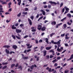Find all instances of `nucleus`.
<instances>
[{
    "mask_svg": "<svg viewBox=\"0 0 73 73\" xmlns=\"http://www.w3.org/2000/svg\"><path fill=\"white\" fill-rule=\"evenodd\" d=\"M49 3L52 4H54V5H57V4H58V5H60V2L58 1L57 3H56L54 2H53L52 1H49Z\"/></svg>",
    "mask_w": 73,
    "mask_h": 73,
    "instance_id": "obj_1",
    "label": "nucleus"
},
{
    "mask_svg": "<svg viewBox=\"0 0 73 73\" xmlns=\"http://www.w3.org/2000/svg\"><path fill=\"white\" fill-rule=\"evenodd\" d=\"M26 45L27 46H28L27 47V49H31V48L32 47V45H31L30 46V44H29L27 43L26 44Z\"/></svg>",
    "mask_w": 73,
    "mask_h": 73,
    "instance_id": "obj_2",
    "label": "nucleus"
},
{
    "mask_svg": "<svg viewBox=\"0 0 73 73\" xmlns=\"http://www.w3.org/2000/svg\"><path fill=\"white\" fill-rule=\"evenodd\" d=\"M28 21L29 23V24L30 25H32V21L29 18H28Z\"/></svg>",
    "mask_w": 73,
    "mask_h": 73,
    "instance_id": "obj_3",
    "label": "nucleus"
},
{
    "mask_svg": "<svg viewBox=\"0 0 73 73\" xmlns=\"http://www.w3.org/2000/svg\"><path fill=\"white\" fill-rule=\"evenodd\" d=\"M12 48L13 49H14L16 50V49H17V46L16 45H14L13 46Z\"/></svg>",
    "mask_w": 73,
    "mask_h": 73,
    "instance_id": "obj_4",
    "label": "nucleus"
},
{
    "mask_svg": "<svg viewBox=\"0 0 73 73\" xmlns=\"http://www.w3.org/2000/svg\"><path fill=\"white\" fill-rule=\"evenodd\" d=\"M4 11H3V8L0 7V15H2V13H3Z\"/></svg>",
    "mask_w": 73,
    "mask_h": 73,
    "instance_id": "obj_5",
    "label": "nucleus"
},
{
    "mask_svg": "<svg viewBox=\"0 0 73 73\" xmlns=\"http://www.w3.org/2000/svg\"><path fill=\"white\" fill-rule=\"evenodd\" d=\"M16 32L17 33H21V30L16 29Z\"/></svg>",
    "mask_w": 73,
    "mask_h": 73,
    "instance_id": "obj_6",
    "label": "nucleus"
},
{
    "mask_svg": "<svg viewBox=\"0 0 73 73\" xmlns=\"http://www.w3.org/2000/svg\"><path fill=\"white\" fill-rule=\"evenodd\" d=\"M18 36H16V37L18 40H20V39H21V38L19 37H21V35H20L19 34H18Z\"/></svg>",
    "mask_w": 73,
    "mask_h": 73,
    "instance_id": "obj_7",
    "label": "nucleus"
},
{
    "mask_svg": "<svg viewBox=\"0 0 73 73\" xmlns=\"http://www.w3.org/2000/svg\"><path fill=\"white\" fill-rule=\"evenodd\" d=\"M54 69H52L51 68H50L48 70V72H54Z\"/></svg>",
    "mask_w": 73,
    "mask_h": 73,
    "instance_id": "obj_8",
    "label": "nucleus"
},
{
    "mask_svg": "<svg viewBox=\"0 0 73 73\" xmlns=\"http://www.w3.org/2000/svg\"><path fill=\"white\" fill-rule=\"evenodd\" d=\"M43 52L44 53L43 56H44V57H45V56H46V50H44L43 51Z\"/></svg>",
    "mask_w": 73,
    "mask_h": 73,
    "instance_id": "obj_9",
    "label": "nucleus"
},
{
    "mask_svg": "<svg viewBox=\"0 0 73 73\" xmlns=\"http://www.w3.org/2000/svg\"><path fill=\"white\" fill-rule=\"evenodd\" d=\"M56 44H57L58 46H61V45H60V44H61V42L59 41H58L57 42H56Z\"/></svg>",
    "mask_w": 73,
    "mask_h": 73,
    "instance_id": "obj_10",
    "label": "nucleus"
},
{
    "mask_svg": "<svg viewBox=\"0 0 73 73\" xmlns=\"http://www.w3.org/2000/svg\"><path fill=\"white\" fill-rule=\"evenodd\" d=\"M62 23H61L58 24V25L57 24L56 25V28H58V27H60V25H62Z\"/></svg>",
    "mask_w": 73,
    "mask_h": 73,
    "instance_id": "obj_11",
    "label": "nucleus"
},
{
    "mask_svg": "<svg viewBox=\"0 0 73 73\" xmlns=\"http://www.w3.org/2000/svg\"><path fill=\"white\" fill-rule=\"evenodd\" d=\"M40 12H42V14L43 15H45V12L43 11V10H40Z\"/></svg>",
    "mask_w": 73,
    "mask_h": 73,
    "instance_id": "obj_12",
    "label": "nucleus"
},
{
    "mask_svg": "<svg viewBox=\"0 0 73 73\" xmlns=\"http://www.w3.org/2000/svg\"><path fill=\"white\" fill-rule=\"evenodd\" d=\"M5 52L7 54H9V51L7 49H6L5 50Z\"/></svg>",
    "mask_w": 73,
    "mask_h": 73,
    "instance_id": "obj_13",
    "label": "nucleus"
},
{
    "mask_svg": "<svg viewBox=\"0 0 73 73\" xmlns=\"http://www.w3.org/2000/svg\"><path fill=\"white\" fill-rule=\"evenodd\" d=\"M45 29H46V27H43L42 28L41 31H45Z\"/></svg>",
    "mask_w": 73,
    "mask_h": 73,
    "instance_id": "obj_14",
    "label": "nucleus"
},
{
    "mask_svg": "<svg viewBox=\"0 0 73 73\" xmlns=\"http://www.w3.org/2000/svg\"><path fill=\"white\" fill-rule=\"evenodd\" d=\"M11 28H12V29H16V28H16V27H15V24L13 25L12 26V27Z\"/></svg>",
    "mask_w": 73,
    "mask_h": 73,
    "instance_id": "obj_15",
    "label": "nucleus"
},
{
    "mask_svg": "<svg viewBox=\"0 0 73 73\" xmlns=\"http://www.w3.org/2000/svg\"><path fill=\"white\" fill-rule=\"evenodd\" d=\"M10 47H11V46L9 45H5L3 46V48H9Z\"/></svg>",
    "mask_w": 73,
    "mask_h": 73,
    "instance_id": "obj_16",
    "label": "nucleus"
},
{
    "mask_svg": "<svg viewBox=\"0 0 73 73\" xmlns=\"http://www.w3.org/2000/svg\"><path fill=\"white\" fill-rule=\"evenodd\" d=\"M22 58L23 60H27V59H28V57L27 56V57H24V56H22Z\"/></svg>",
    "mask_w": 73,
    "mask_h": 73,
    "instance_id": "obj_17",
    "label": "nucleus"
},
{
    "mask_svg": "<svg viewBox=\"0 0 73 73\" xmlns=\"http://www.w3.org/2000/svg\"><path fill=\"white\" fill-rule=\"evenodd\" d=\"M48 40L49 39L47 38H45L46 42L47 43V44H49V42H48Z\"/></svg>",
    "mask_w": 73,
    "mask_h": 73,
    "instance_id": "obj_18",
    "label": "nucleus"
},
{
    "mask_svg": "<svg viewBox=\"0 0 73 73\" xmlns=\"http://www.w3.org/2000/svg\"><path fill=\"white\" fill-rule=\"evenodd\" d=\"M51 24L52 25H53V24H54V25H56V21H53L51 23Z\"/></svg>",
    "mask_w": 73,
    "mask_h": 73,
    "instance_id": "obj_19",
    "label": "nucleus"
},
{
    "mask_svg": "<svg viewBox=\"0 0 73 73\" xmlns=\"http://www.w3.org/2000/svg\"><path fill=\"white\" fill-rule=\"evenodd\" d=\"M15 64H12L11 65V68H13V67H14L15 66Z\"/></svg>",
    "mask_w": 73,
    "mask_h": 73,
    "instance_id": "obj_20",
    "label": "nucleus"
},
{
    "mask_svg": "<svg viewBox=\"0 0 73 73\" xmlns=\"http://www.w3.org/2000/svg\"><path fill=\"white\" fill-rule=\"evenodd\" d=\"M51 49V47H47L46 48V50H50Z\"/></svg>",
    "mask_w": 73,
    "mask_h": 73,
    "instance_id": "obj_21",
    "label": "nucleus"
},
{
    "mask_svg": "<svg viewBox=\"0 0 73 73\" xmlns=\"http://www.w3.org/2000/svg\"><path fill=\"white\" fill-rule=\"evenodd\" d=\"M64 8H65L66 11H69V8H68L66 7V6L64 7Z\"/></svg>",
    "mask_w": 73,
    "mask_h": 73,
    "instance_id": "obj_22",
    "label": "nucleus"
},
{
    "mask_svg": "<svg viewBox=\"0 0 73 73\" xmlns=\"http://www.w3.org/2000/svg\"><path fill=\"white\" fill-rule=\"evenodd\" d=\"M21 0H19V1L18 3V4L19 5H21Z\"/></svg>",
    "mask_w": 73,
    "mask_h": 73,
    "instance_id": "obj_23",
    "label": "nucleus"
},
{
    "mask_svg": "<svg viewBox=\"0 0 73 73\" xmlns=\"http://www.w3.org/2000/svg\"><path fill=\"white\" fill-rule=\"evenodd\" d=\"M8 62H3L2 63V65H7V64H8Z\"/></svg>",
    "mask_w": 73,
    "mask_h": 73,
    "instance_id": "obj_24",
    "label": "nucleus"
},
{
    "mask_svg": "<svg viewBox=\"0 0 73 73\" xmlns=\"http://www.w3.org/2000/svg\"><path fill=\"white\" fill-rule=\"evenodd\" d=\"M42 18H43V16H42L41 17H40L39 19L37 21H40V20H41V19H42Z\"/></svg>",
    "mask_w": 73,
    "mask_h": 73,
    "instance_id": "obj_25",
    "label": "nucleus"
},
{
    "mask_svg": "<svg viewBox=\"0 0 73 73\" xmlns=\"http://www.w3.org/2000/svg\"><path fill=\"white\" fill-rule=\"evenodd\" d=\"M7 68V66H5L3 67L2 68V69H6Z\"/></svg>",
    "mask_w": 73,
    "mask_h": 73,
    "instance_id": "obj_26",
    "label": "nucleus"
},
{
    "mask_svg": "<svg viewBox=\"0 0 73 73\" xmlns=\"http://www.w3.org/2000/svg\"><path fill=\"white\" fill-rule=\"evenodd\" d=\"M67 16L69 17H71V14L69 13H68L67 15Z\"/></svg>",
    "mask_w": 73,
    "mask_h": 73,
    "instance_id": "obj_27",
    "label": "nucleus"
},
{
    "mask_svg": "<svg viewBox=\"0 0 73 73\" xmlns=\"http://www.w3.org/2000/svg\"><path fill=\"white\" fill-rule=\"evenodd\" d=\"M66 19V17H65L63 19H61L60 21H62V22L64 21V20H65Z\"/></svg>",
    "mask_w": 73,
    "mask_h": 73,
    "instance_id": "obj_28",
    "label": "nucleus"
},
{
    "mask_svg": "<svg viewBox=\"0 0 73 73\" xmlns=\"http://www.w3.org/2000/svg\"><path fill=\"white\" fill-rule=\"evenodd\" d=\"M12 37H13V39H14V40H15L16 39V36H15L13 35H12Z\"/></svg>",
    "mask_w": 73,
    "mask_h": 73,
    "instance_id": "obj_29",
    "label": "nucleus"
},
{
    "mask_svg": "<svg viewBox=\"0 0 73 73\" xmlns=\"http://www.w3.org/2000/svg\"><path fill=\"white\" fill-rule=\"evenodd\" d=\"M34 68V65H33L31 66L30 67V68L31 69H32V70H33Z\"/></svg>",
    "mask_w": 73,
    "mask_h": 73,
    "instance_id": "obj_30",
    "label": "nucleus"
},
{
    "mask_svg": "<svg viewBox=\"0 0 73 73\" xmlns=\"http://www.w3.org/2000/svg\"><path fill=\"white\" fill-rule=\"evenodd\" d=\"M12 53H13V54H15V52L14 51H11L9 53V54H12Z\"/></svg>",
    "mask_w": 73,
    "mask_h": 73,
    "instance_id": "obj_31",
    "label": "nucleus"
},
{
    "mask_svg": "<svg viewBox=\"0 0 73 73\" xmlns=\"http://www.w3.org/2000/svg\"><path fill=\"white\" fill-rule=\"evenodd\" d=\"M54 35H55V33H52L50 35V36L52 37V36H53Z\"/></svg>",
    "mask_w": 73,
    "mask_h": 73,
    "instance_id": "obj_32",
    "label": "nucleus"
},
{
    "mask_svg": "<svg viewBox=\"0 0 73 73\" xmlns=\"http://www.w3.org/2000/svg\"><path fill=\"white\" fill-rule=\"evenodd\" d=\"M63 27H64V28H66V27H67V26L66 25V24H64L63 25Z\"/></svg>",
    "mask_w": 73,
    "mask_h": 73,
    "instance_id": "obj_33",
    "label": "nucleus"
},
{
    "mask_svg": "<svg viewBox=\"0 0 73 73\" xmlns=\"http://www.w3.org/2000/svg\"><path fill=\"white\" fill-rule=\"evenodd\" d=\"M2 4H3V5H4V4H7V3L5 2H3Z\"/></svg>",
    "mask_w": 73,
    "mask_h": 73,
    "instance_id": "obj_34",
    "label": "nucleus"
},
{
    "mask_svg": "<svg viewBox=\"0 0 73 73\" xmlns=\"http://www.w3.org/2000/svg\"><path fill=\"white\" fill-rule=\"evenodd\" d=\"M56 42H54V40H52L51 41V43H52V44H56Z\"/></svg>",
    "mask_w": 73,
    "mask_h": 73,
    "instance_id": "obj_35",
    "label": "nucleus"
},
{
    "mask_svg": "<svg viewBox=\"0 0 73 73\" xmlns=\"http://www.w3.org/2000/svg\"><path fill=\"white\" fill-rule=\"evenodd\" d=\"M63 3H60V8H61L62 7V6L63 5Z\"/></svg>",
    "mask_w": 73,
    "mask_h": 73,
    "instance_id": "obj_36",
    "label": "nucleus"
},
{
    "mask_svg": "<svg viewBox=\"0 0 73 73\" xmlns=\"http://www.w3.org/2000/svg\"><path fill=\"white\" fill-rule=\"evenodd\" d=\"M48 8H51V6L50 5H48Z\"/></svg>",
    "mask_w": 73,
    "mask_h": 73,
    "instance_id": "obj_37",
    "label": "nucleus"
},
{
    "mask_svg": "<svg viewBox=\"0 0 73 73\" xmlns=\"http://www.w3.org/2000/svg\"><path fill=\"white\" fill-rule=\"evenodd\" d=\"M61 68V66H58L57 67L55 68V69L57 70L58 68Z\"/></svg>",
    "mask_w": 73,
    "mask_h": 73,
    "instance_id": "obj_38",
    "label": "nucleus"
},
{
    "mask_svg": "<svg viewBox=\"0 0 73 73\" xmlns=\"http://www.w3.org/2000/svg\"><path fill=\"white\" fill-rule=\"evenodd\" d=\"M69 73V70H66L64 71V73Z\"/></svg>",
    "mask_w": 73,
    "mask_h": 73,
    "instance_id": "obj_39",
    "label": "nucleus"
},
{
    "mask_svg": "<svg viewBox=\"0 0 73 73\" xmlns=\"http://www.w3.org/2000/svg\"><path fill=\"white\" fill-rule=\"evenodd\" d=\"M31 49H28L27 50V52L28 53V52H31Z\"/></svg>",
    "mask_w": 73,
    "mask_h": 73,
    "instance_id": "obj_40",
    "label": "nucleus"
},
{
    "mask_svg": "<svg viewBox=\"0 0 73 73\" xmlns=\"http://www.w3.org/2000/svg\"><path fill=\"white\" fill-rule=\"evenodd\" d=\"M57 61V59H55V60H54L53 61H52V62L54 63L55 62H56Z\"/></svg>",
    "mask_w": 73,
    "mask_h": 73,
    "instance_id": "obj_41",
    "label": "nucleus"
},
{
    "mask_svg": "<svg viewBox=\"0 0 73 73\" xmlns=\"http://www.w3.org/2000/svg\"><path fill=\"white\" fill-rule=\"evenodd\" d=\"M31 19H32V20H33L34 19V17L33 16H31L30 17Z\"/></svg>",
    "mask_w": 73,
    "mask_h": 73,
    "instance_id": "obj_42",
    "label": "nucleus"
},
{
    "mask_svg": "<svg viewBox=\"0 0 73 73\" xmlns=\"http://www.w3.org/2000/svg\"><path fill=\"white\" fill-rule=\"evenodd\" d=\"M32 32H36V29H33L31 30Z\"/></svg>",
    "mask_w": 73,
    "mask_h": 73,
    "instance_id": "obj_43",
    "label": "nucleus"
},
{
    "mask_svg": "<svg viewBox=\"0 0 73 73\" xmlns=\"http://www.w3.org/2000/svg\"><path fill=\"white\" fill-rule=\"evenodd\" d=\"M21 13H19V14H18L17 16L18 17H20L21 16Z\"/></svg>",
    "mask_w": 73,
    "mask_h": 73,
    "instance_id": "obj_44",
    "label": "nucleus"
},
{
    "mask_svg": "<svg viewBox=\"0 0 73 73\" xmlns=\"http://www.w3.org/2000/svg\"><path fill=\"white\" fill-rule=\"evenodd\" d=\"M70 58L72 60L73 58V54H72L70 57Z\"/></svg>",
    "mask_w": 73,
    "mask_h": 73,
    "instance_id": "obj_45",
    "label": "nucleus"
},
{
    "mask_svg": "<svg viewBox=\"0 0 73 73\" xmlns=\"http://www.w3.org/2000/svg\"><path fill=\"white\" fill-rule=\"evenodd\" d=\"M70 58L72 60L73 58V54H72L70 57Z\"/></svg>",
    "mask_w": 73,
    "mask_h": 73,
    "instance_id": "obj_46",
    "label": "nucleus"
},
{
    "mask_svg": "<svg viewBox=\"0 0 73 73\" xmlns=\"http://www.w3.org/2000/svg\"><path fill=\"white\" fill-rule=\"evenodd\" d=\"M10 21H11V20H9V21H8V19H7L6 20V23H9V22H10Z\"/></svg>",
    "mask_w": 73,
    "mask_h": 73,
    "instance_id": "obj_47",
    "label": "nucleus"
},
{
    "mask_svg": "<svg viewBox=\"0 0 73 73\" xmlns=\"http://www.w3.org/2000/svg\"><path fill=\"white\" fill-rule=\"evenodd\" d=\"M22 68V66H21L20 65L18 66V69H21V68Z\"/></svg>",
    "mask_w": 73,
    "mask_h": 73,
    "instance_id": "obj_48",
    "label": "nucleus"
},
{
    "mask_svg": "<svg viewBox=\"0 0 73 73\" xmlns=\"http://www.w3.org/2000/svg\"><path fill=\"white\" fill-rule=\"evenodd\" d=\"M18 66H19V64L17 63L15 65V66L16 68H17V67H18Z\"/></svg>",
    "mask_w": 73,
    "mask_h": 73,
    "instance_id": "obj_49",
    "label": "nucleus"
},
{
    "mask_svg": "<svg viewBox=\"0 0 73 73\" xmlns=\"http://www.w3.org/2000/svg\"><path fill=\"white\" fill-rule=\"evenodd\" d=\"M36 44H38V41L37 40H35Z\"/></svg>",
    "mask_w": 73,
    "mask_h": 73,
    "instance_id": "obj_50",
    "label": "nucleus"
},
{
    "mask_svg": "<svg viewBox=\"0 0 73 73\" xmlns=\"http://www.w3.org/2000/svg\"><path fill=\"white\" fill-rule=\"evenodd\" d=\"M15 27H17L19 25V24L18 23H16L15 24Z\"/></svg>",
    "mask_w": 73,
    "mask_h": 73,
    "instance_id": "obj_51",
    "label": "nucleus"
},
{
    "mask_svg": "<svg viewBox=\"0 0 73 73\" xmlns=\"http://www.w3.org/2000/svg\"><path fill=\"white\" fill-rule=\"evenodd\" d=\"M46 57L47 59H49V55H47Z\"/></svg>",
    "mask_w": 73,
    "mask_h": 73,
    "instance_id": "obj_52",
    "label": "nucleus"
},
{
    "mask_svg": "<svg viewBox=\"0 0 73 73\" xmlns=\"http://www.w3.org/2000/svg\"><path fill=\"white\" fill-rule=\"evenodd\" d=\"M44 46H41V47H40V50H42L43 49H44Z\"/></svg>",
    "mask_w": 73,
    "mask_h": 73,
    "instance_id": "obj_53",
    "label": "nucleus"
},
{
    "mask_svg": "<svg viewBox=\"0 0 73 73\" xmlns=\"http://www.w3.org/2000/svg\"><path fill=\"white\" fill-rule=\"evenodd\" d=\"M64 36H65V34H63L61 35V37H64Z\"/></svg>",
    "mask_w": 73,
    "mask_h": 73,
    "instance_id": "obj_54",
    "label": "nucleus"
},
{
    "mask_svg": "<svg viewBox=\"0 0 73 73\" xmlns=\"http://www.w3.org/2000/svg\"><path fill=\"white\" fill-rule=\"evenodd\" d=\"M54 56L53 55H50V58H53V57Z\"/></svg>",
    "mask_w": 73,
    "mask_h": 73,
    "instance_id": "obj_55",
    "label": "nucleus"
},
{
    "mask_svg": "<svg viewBox=\"0 0 73 73\" xmlns=\"http://www.w3.org/2000/svg\"><path fill=\"white\" fill-rule=\"evenodd\" d=\"M64 11H65V8H63L62 9V13H64Z\"/></svg>",
    "mask_w": 73,
    "mask_h": 73,
    "instance_id": "obj_56",
    "label": "nucleus"
},
{
    "mask_svg": "<svg viewBox=\"0 0 73 73\" xmlns=\"http://www.w3.org/2000/svg\"><path fill=\"white\" fill-rule=\"evenodd\" d=\"M67 65V64L65 63L64 64L63 66H62L63 67H64V66H66Z\"/></svg>",
    "mask_w": 73,
    "mask_h": 73,
    "instance_id": "obj_57",
    "label": "nucleus"
},
{
    "mask_svg": "<svg viewBox=\"0 0 73 73\" xmlns=\"http://www.w3.org/2000/svg\"><path fill=\"white\" fill-rule=\"evenodd\" d=\"M64 45L66 46H69V45H68V44L65 43L64 44Z\"/></svg>",
    "mask_w": 73,
    "mask_h": 73,
    "instance_id": "obj_58",
    "label": "nucleus"
},
{
    "mask_svg": "<svg viewBox=\"0 0 73 73\" xmlns=\"http://www.w3.org/2000/svg\"><path fill=\"white\" fill-rule=\"evenodd\" d=\"M37 29H38V30H39V31H40V30H41V29L42 28H41V27H40V28L38 27L37 28Z\"/></svg>",
    "mask_w": 73,
    "mask_h": 73,
    "instance_id": "obj_59",
    "label": "nucleus"
},
{
    "mask_svg": "<svg viewBox=\"0 0 73 73\" xmlns=\"http://www.w3.org/2000/svg\"><path fill=\"white\" fill-rule=\"evenodd\" d=\"M67 24L68 25H70L71 24H72V23H69V22H67Z\"/></svg>",
    "mask_w": 73,
    "mask_h": 73,
    "instance_id": "obj_60",
    "label": "nucleus"
},
{
    "mask_svg": "<svg viewBox=\"0 0 73 73\" xmlns=\"http://www.w3.org/2000/svg\"><path fill=\"white\" fill-rule=\"evenodd\" d=\"M57 65H58V64L56 63L54 64V66H57Z\"/></svg>",
    "mask_w": 73,
    "mask_h": 73,
    "instance_id": "obj_61",
    "label": "nucleus"
},
{
    "mask_svg": "<svg viewBox=\"0 0 73 73\" xmlns=\"http://www.w3.org/2000/svg\"><path fill=\"white\" fill-rule=\"evenodd\" d=\"M25 11H28V8H26L25 9Z\"/></svg>",
    "mask_w": 73,
    "mask_h": 73,
    "instance_id": "obj_62",
    "label": "nucleus"
},
{
    "mask_svg": "<svg viewBox=\"0 0 73 73\" xmlns=\"http://www.w3.org/2000/svg\"><path fill=\"white\" fill-rule=\"evenodd\" d=\"M28 37V35H26L24 37V38H27Z\"/></svg>",
    "mask_w": 73,
    "mask_h": 73,
    "instance_id": "obj_63",
    "label": "nucleus"
},
{
    "mask_svg": "<svg viewBox=\"0 0 73 73\" xmlns=\"http://www.w3.org/2000/svg\"><path fill=\"white\" fill-rule=\"evenodd\" d=\"M32 35H31V34H29V37H30V38H31V37H32Z\"/></svg>",
    "mask_w": 73,
    "mask_h": 73,
    "instance_id": "obj_64",
    "label": "nucleus"
}]
</instances>
